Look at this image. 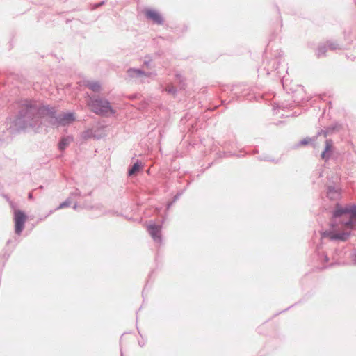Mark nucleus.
Wrapping results in <instances>:
<instances>
[{
	"mask_svg": "<svg viewBox=\"0 0 356 356\" xmlns=\"http://www.w3.org/2000/svg\"><path fill=\"white\" fill-rule=\"evenodd\" d=\"M165 90L170 94H175V88L172 86H168L165 88Z\"/></svg>",
	"mask_w": 356,
	"mask_h": 356,
	"instance_id": "4468645a",
	"label": "nucleus"
},
{
	"mask_svg": "<svg viewBox=\"0 0 356 356\" xmlns=\"http://www.w3.org/2000/svg\"><path fill=\"white\" fill-rule=\"evenodd\" d=\"M83 84L88 87L91 90L94 92H99L101 90V86L99 83L93 81H84Z\"/></svg>",
	"mask_w": 356,
	"mask_h": 356,
	"instance_id": "1a4fd4ad",
	"label": "nucleus"
},
{
	"mask_svg": "<svg viewBox=\"0 0 356 356\" xmlns=\"http://www.w3.org/2000/svg\"><path fill=\"white\" fill-rule=\"evenodd\" d=\"M72 138L66 137L63 138L58 144V147L60 150H63L67 147L70 143L72 142Z\"/></svg>",
	"mask_w": 356,
	"mask_h": 356,
	"instance_id": "9b49d317",
	"label": "nucleus"
},
{
	"mask_svg": "<svg viewBox=\"0 0 356 356\" xmlns=\"http://www.w3.org/2000/svg\"><path fill=\"white\" fill-rule=\"evenodd\" d=\"M148 232L155 242H161V227L155 224H149L147 227Z\"/></svg>",
	"mask_w": 356,
	"mask_h": 356,
	"instance_id": "0eeeda50",
	"label": "nucleus"
},
{
	"mask_svg": "<svg viewBox=\"0 0 356 356\" xmlns=\"http://www.w3.org/2000/svg\"><path fill=\"white\" fill-rule=\"evenodd\" d=\"M146 17L156 24H162L163 19L161 15L156 10L147 8L144 11Z\"/></svg>",
	"mask_w": 356,
	"mask_h": 356,
	"instance_id": "39448f33",
	"label": "nucleus"
},
{
	"mask_svg": "<svg viewBox=\"0 0 356 356\" xmlns=\"http://www.w3.org/2000/svg\"><path fill=\"white\" fill-rule=\"evenodd\" d=\"M74 209H76V204H74Z\"/></svg>",
	"mask_w": 356,
	"mask_h": 356,
	"instance_id": "a211bd4d",
	"label": "nucleus"
},
{
	"mask_svg": "<svg viewBox=\"0 0 356 356\" xmlns=\"http://www.w3.org/2000/svg\"><path fill=\"white\" fill-rule=\"evenodd\" d=\"M309 143V139H304L302 140H301L300 143L302 145H306V144H308Z\"/></svg>",
	"mask_w": 356,
	"mask_h": 356,
	"instance_id": "2eb2a0df",
	"label": "nucleus"
},
{
	"mask_svg": "<svg viewBox=\"0 0 356 356\" xmlns=\"http://www.w3.org/2000/svg\"><path fill=\"white\" fill-rule=\"evenodd\" d=\"M143 165V163L140 161L136 162L131 168L129 170V175L132 176L136 175L138 172H139L142 168Z\"/></svg>",
	"mask_w": 356,
	"mask_h": 356,
	"instance_id": "9d476101",
	"label": "nucleus"
},
{
	"mask_svg": "<svg viewBox=\"0 0 356 356\" xmlns=\"http://www.w3.org/2000/svg\"><path fill=\"white\" fill-rule=\"evenodd\" d=\"M356 227V206L342 207L337 205L333 213V221L330 229L322 234V237L331 240L346 241L350 235L351 230Z\"/></svg>",
	"mask_w": 356,
	"mask_h": 356,
	"instance_id": "f03ea898",
	"label": "nucleus"
},
{
	"mask_svg": "<svg viewBox=\"0 0 356 356\" xmlns=\"http://www.w3.org/2000/svg\"><path fill=\"white\" fill-rule=\"evenodd\" d=\"M88 105L93 112L99 115H109L115 113L109 102L106 99L99 98L90 99L88 102Z\"/></svg>",
	"mask_w": 356,
	"mask_h": 356,
	"instance_id": "7ed1b4c3",
	"label": "nucleus"
},
{
	"mask_svg": "<svg viewBox=\"0 0 356 356\" xmlns=\"http://www.w3.org/2000/svg\"><path fill=\"white\" fill-rule=\"evenodd\" d=\"M75 119L72 113H63L57 117L54 110L48 106H30L20 112L15 121V126L17 130L35 128L43 122H48L52 125L65 126L72 123Z\"/></svg>",
	"mask_w": 356,
	"mask_h": 356,
	"instance_id": "f257e3e1",
	"label": "nucleus"
},
{
	"mask_svg": "<svg viewBox=\"0 0 356 356\" xmlns=\"http://www.w3.org/2000/svg\"><path fill=\"white\" fill-rule=\"evenodd\" d=\"M327 194L330 200H337L341 195L339 189L334 186H329Z\"/></svg>",
	"mask_w": 356,
	"mask_h": 356,
	"instance_id": "6e6552de",
	"label": "nucleus"
},
{
	"mask_svg": "<svg viewBox=\"0 0 356 356\" xmlns=\"http://www.w3.org/2000/svg\"><path fill=\"white\" fill-rule=\"evenodd\" d=\"M26 213L19 209H15L14 211V222H15V232L17 234L20 235L24 228V224L27 220Z\"/></svg>",
	"mask_w": 356,
	"mask_h": 356,
	"instance_id": "20e7f679",
	"label": "nucleus"
},
{
	"mask_svg": "<svg viewBox=\"0 0 356 356\" xmlns=\"http://www.w3.org/2000/svg\"><path fill=\"white\" fill-rule=\"evenodd\" d=\"M127 75L131 79L144 81L146 77L155 74L153 73L146 74L139 69L131 68L127 70Z\"/></svg>",
	"mask_w": 356,
	"mask_h": 356,
	"instance_id": "423d86ee",
	"label": "nucleus"
},
{
	"mask_svg": "<svg viewBox=\"0 0 356 356\" xmlns=\"http://www.w3.org/2000/svg\"><path fill=\"white\" fill-rule=\"evenodd\" d=\"M72 204V202L70 199H67L65 202H62L56 209H61L67 207H70Z\"/></svg>",
	"mask_w": 356,
	"mask_h": 356,
	"instance_id": "ddd939ff",
	"label": "nucleus"
},
{
	"mask_svg": "<svg viewBox=\"0 0 356 356\" xmlns=\"http://www.w3.org/2000/svg\"><path fill=\"white\" fill-rule=\"evenodd\" d=\"M332 142L330 140H326L325 143V148L321 154V157L323 159H327L329 157L327 153L330 151L332 148Z\"/></svg>",
	"mask_w": 356,
	"mask_h": 356,
	"instance_id": "f8f14e48",
	"label": "nucleus"
},
{
	"mask_svg": "<svg viewBox=\"0 0 356 356\" xmlns=\"http://www.w3.org/2000/svg\"><path fill=\"white\" fill-rule=\"evenodd\" d=\"M90 136L88 132L84 133V137H90Z\"/></svg>",
	"mask_w": 356,
	"mask_h": 356,
	"instance_id": "dca6fc26",
	"label": "nucleus"
},
{
	"mask_svg": "<svg viewBox=\"0 0 356 356\" xmlns=\"http://www.w3.org/2000/svg\"><path fill=\"white\" fill-rule=\"evenodd\" d=\"M318 56L323 54V52H321V49H318Z\"/></svg>",
	"mask_w": 356,
	"mask_h": 356,
	"instance_id": "f3484780",
	"label": "nucleus"
}]
</instances>
